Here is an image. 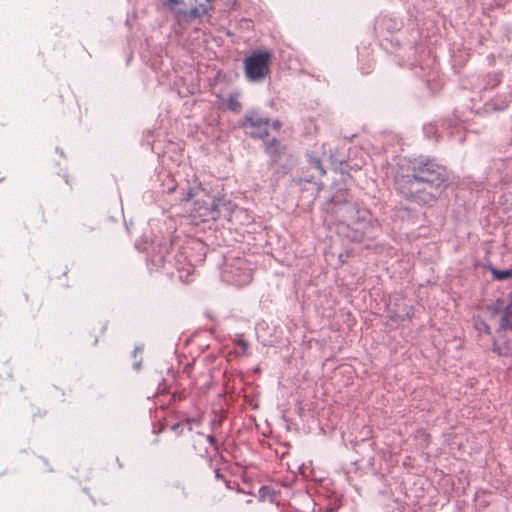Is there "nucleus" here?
I'll return each mask as SVG.
<instances>
[{
  "label": "nucleus",
  "mask_w": 512,
  "mask_h": 512,
  "mask_svg": "<svg viewBox=\"0 0 512 512\" xmlns=\"http://www.w3.org/2000/svg\"><path fill=\"white\" fill-rule=\"evenodd\" d=\"M182 428V425L176 424L171 427L172 430L177 431L178 429Z\"/></svg>",
  "instance_id": "obj_14"
},
{
  "label": "nucleus",
  "mask_w": 512,
  "mask_h": 512,
  "mask_svg": "<svg viewBox=\"0 0 512 512\" xmlns=\"http://www.w3.org/2000/svg\"><path fill=\"white\" fill-rule=\"evenodd\" d=\"M237 344L242 349L243 352H246L247 349L249 348L248 342L245 341L244 339L238 340Z\"/></svg>",
  "instance_id": "obj_12"
},
{
  "label": "nucleus",
  "mask_w": 512,
  "mask_h": 512,
  "mask_svg": "<svg viewBox=\"0 0 512 512\" xmlns=\"http://www.w3.org/2000/svg\"><path fill=\"white\" fill-rule=\"evenodd\" d=\"M486 331H487V333H490L488 326H486Z\"/></svg>",
  "instance_id": "obj_17"
},
{
  "label": "nucleus",
  "mask_w": 512,
  "mask_h": 512,
  "mask_svg": "<svg viewBox=\"0 0 512 512\" xmlns=\"http://www.w3.org/2000/svg\"><path fill=\"white\" fill-rule=\"evenodd\" d=\"M496 83L498 84L500 82V79L498 77L495 78Z\"/></svg>",
  "instance_id": "obj_15"
},
{
  "label": "nucleus",
  "mask_w": 512,
  "mask_h": 512,
  "mask_svg": "<svg viewBox=\"0 0 512 512\" xmlns=\"http://www.w3.org/2000/svg\"><path fill=\"white\" fill-rule=\"evenodd\" d=\"M272 54L267 50L254 51L244 59L245 76L249 81H262L270 72Z\"/></svg>",
  "instance_id": "obj_3"
},
{
  "label": "nucleus",
  "mask_w": 512,
  "mask_h": 512,
  "mask_svg": "<svg viewBox=\"0 0 512 512\" xmlns=\"http://www.w3.org/2000/svg\"><path fill=\"white\" fill-rule=\"evenodd\" d=\"M500 325L512 328V295L509 296V303L503 309Z\"/></svg>",
  "instance_id": "obj_8"
},
{
  "label": "nucleus",
  "mask_w": 512,
  "mask_h": 512,
  "mask_svg": "<svg viewBox=\"0 0 512 512\" xmlns=\"http://www.w3.org/2000/svg\"><path fill=\"white\" fill-rule=\"evenodd\" d=\"M265 150L271 157L274 158L280 157L285 152V148L276 139H272L271 141L267 142L265 145Z\"/></svg>",
  "instance_id": "obj_7"
},
{
  "label": "nucleus",
  "mask_w": 512,
  "mask_h": 512,
  "mask_svg": "<svg viewBox=\"0 0 512 512\" xmlns=\"http://www.w3.org/2000/svg\"><path fill=\"white\" fill-rule=\"evenodd\" d=\"M205 440L208 441L213 446L216 444L215 438L213 436H211V435L205 437Z\"/></svg>",
  "instance_id": "obj_13"
},
{
  "label": "nucleus",
  "mask_w": 512,
  "mask_h": 512,
  "mask_svg": "<svg viewBox=\"0 0 512 512\" xmlns=\"http://www.w3.org/2000/svg\"><path fill=\"white\" fill-rule=\"evenodd\" d=\"M240 126L252 138H264L268 135L269 121L257 112H249L240 121Z\"/></svg>",
  "instance_id": "obj_5"
},
{
  "label": "nucleus",
  "mask_w": 512,
  "mask_h": 512,
  "mask_svg": "<svg viewBox=\"0 0 512 512\" xmlns=\"http://www.w3.org/2000/svg\"><path fill=\"white\" fill-rule=\"evenodd\" d=\"M411 172L414 177L424 181L429 190H433L437 194L441 193L442 186L447 180L445 169L431 161L414 163Z\"/></svg>",
  "instance_id": "obj_2"
},
{
  "label": "nucleus",
  "mask_w": 512,
  "mask_h": 512,
  "mask_svg": "<svg viewBox=\"0 0 512 512\" xmlns=\"http://www.w3.org/2000/svg\"><path fill=\"white\" fill-rule=\"evenodd\" d=\"M489 270L495 280L503 281L512 278V269L498 270L490 267Z\"/></svg>",
  "instance_id": "obj_9"
},
{
  "label": "nucleus",
  "mask_w": 512,
  "mask_h": 512,
  "mask_svg": "<svg viewBox=\"0 0 512 512\" xmlns=\"http://www.w3.org/2000/svg\"><path fill=\"white\" fill-rule=\"evenodd\" d=\"M310 164L314 168L318 169L320 171L321 175H324L326 173V171L324 170V168L322 166V161L319 158H311L310 159Z\"/></svg>",
  "instance_id": "obj_11"
},
{
  "label": "nucleus",
  "mask_w": 512,
  "mask_h": 512,
  "mask_svg": "<svg viewBox=\"0 0 512 512\" xmlns=\"http://www.w3.org/2000/svg\"><path fill=\"white\" fill-rule=\"evenodd\" d=\"M495 350L503 356L512 357V328L499 325L494 339Z\"/></svg>",
  "instance_id": "obj_6"
},
{
  "label": "nucleus",
  "mask_w": 512,
  "mask_h": 512,
  "mask_svg": "<svg viewBox=\"0 0 512 512\" xmlns=\"http://www.w3.org/2000/svg\"><path fill=\"white\" fill-rule=\"evenodd\" d=\"M227 108L233 112H240L242 109V105L240 101L238 100V96L235 94L229 95V97L226 100Z\"/></svg>",
  "instance_id": "obj_10"
},
{
  "label": "nucleus",
  "mask_w": 512,
  "mask_h": 512,
  "mask_svg": "<svg viewBox=\"0 0 512 512\" xmlns=\"http://www.w3.org/2000/svg\"><path fill=\"white\" fill-rule=\"evenodd\" d=\"M163 5L170 10H176L180 6L186 5V0H161ZM216 0H188L190 6L189 16L192 18H199L207 15L210 11L214 10Z\"/></svg>",
  "instance_id": "obj_4"
},
{
  "label": "nucleus",
  "mask_w": 512,
  "mask_h": 512,
  "mask_svg": "<svg viewBox=\"0 0 512 512\" xmlns=\"http://www.w3.org/2000/svg\"><path fill=\"white\" fill-rule=\"evenodd\" d=\"M274 126H275L276 128H279V123H278V122L274 123Z\"/></svg>",
  "instance_id": "obj_16"
},
{
  "label": "nucleus",
  "mask_w": 512,
  "mask_h": 512,
  "mask_svg": "<svg viewBox=\"0 0 512 512\" xmlns=\"http://www.w3.org/2000/svg\"><path fill=\"white\" fill-rule=\"evenodd\" d=\"M396 187L404 197L422 204H431L438 197L436 192L429 190L428 185L414 177L412 172L398 177Z\"/></svg>",
  "instance_id": "obj_1"
}]
</instances>
